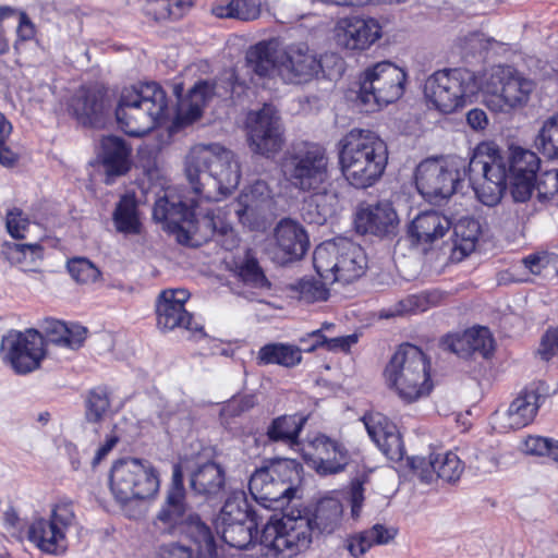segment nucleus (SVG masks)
<instances>
[{
  "mask_svg": "<svg viewBox=\"0 0 558 558\" xmlns=\"http://www.w3.org/2000/svg\"><path fill=\"white\" fill-rule=\"evenodd\" d=\"M541 160L522 147H511L510 157L502 156L494 143H480L469 161L470 184L477 199L485 206H496L506 190L509 177L537 178Z\"/></svg>",
  "mask_w": 558,
  "mask_h": 558,
  "instance_id": "f257e3e1",
  "label": "nucleus"
},
{
  "mask_svg": "<svg viewBox=\"0 0 558 558\" xmlns=\"http://www.w3.org/2000/svg\"><path fill=\"white\" fill-rule=\"evenodd\" d=\"M185 175L199 201L218 202L240 183V163L233 151L220 144H198L185 157Z\"/></svg>",
  "mask_w": 558,
  "mask_h": 558,
  "instance_id": "f03ea898",
  "label": "nucleus"
},
{
  "mask_svg": "<svg viewBox=\"0 0 558 558\" xmlns=\"http://www.w3.org/2000/svg\"><path fill=\"white\" fill-rule=\"evenodd\" d=\"M281 170L291 186L312 193L311 199L323 220L333 211L338 195L330 189L329 158L325 148L304 144L283 157Z\"/></svg>",
  "mask_w": 558,
  "mask_h": 558,
  "instance_id": "7ed1b4c3",
  "label": "nucleus"
},
{
  "mask_svg": "<svg viewBox=\"0 0 558 558\" xmlns=\"http://www.w3.org/2000/svg\"><path fill=\"white\" fill-rule=\"evenodd\" d=\"M337 147L341 174L351 186L364 190L383 177L388 163V147L375 132L352 129Z\"/></svg>",
  "mask_w": 558,
  "mask_h": 558,
  "instance_id": "20e7f679",
  "label": "nucleus"
},
{
  "mask_svg": "<svg viewBox=\"0 0 558 558\" xmlns=\"http://www.w3.org/2000/svg\"><path fill=\"white\" fill-rule=\"evenodd\" d=\"M114 113L119 128L125 134L143 136L168 121L170 108L167 94L156 82L124 87Z\"/></svg>",
  "mask_w": 558,
  "mask_h": 558,
  "instance_id": "39448f33",
  "label": "nucleus"
},
{
  "mask_svg": "<svg viewBox=\"0 0 558 558\" xmlns=\"http://www.w3.org/2000/svg\"><path fill=\"white\" fill-rule=\"evenodd\" d=\"M429 362L424 352L410 343L401 344L387 364L386 384L402 401L412 403L433 389Z\"/></svg>",
  "mask_w": 558,
  "mask_h": 558,
  "instance_id": "423d86ee",
  "label": "nucleus"
},
{
  "mask_svg": "<svg viewBox=\"0 0 558 558\" xmlns=\"http://www.w3.org/2000/svg\"><path fill=\"white\" fill-rule=\"evenodd\" d=\"M480 90V74L469 69L436 71L424 84L427 105L444 114L464 108Z\"/></svg>",
  "mask_w": 558,
  "mask_h": 558,
  "instance_id": "0eeeda50",
  "label": "nucleus"
},
{
  "mask_svg": "<svg viewBox=\"0 0 558 558\" xmlns=\"http://www.w3.org/2000/svg\"><path fill=\"white\" fill-rule=\"evenodd\" d=\"M210 203L205 199L199 201L194 194L190 196L168 191L163 197L156 201L153 217L157 221L165 222L171 232L185 234L194 229L197 218L203 217L207 227L227 234L231 227L215 214V209L208 206Z\"/></svg>",
  "mask_w": 558,
  "mask_h": 558,
  "instance_id": "6e6552de",
  "label": "nucleus"
},
{
  "mask_svg": "<svg viewBox=\"0 0 558 558\" xmlns=\"http://www.w3.org/2000/svg\"><path fill=\"white\" fill-rule=\"evenodd\" d=\"M210 203L205 199L199 201L194 194L190 196L168 191L163 197L156 201L153 217L157 221L165 222L171 232L185 234L194 229L197 218L203 217L207 227L227 234L231 227L215 214V209L208 206Z\"/></svg>",
  "mask_w": 558,
  "mask_h": 558,
  "instance_id": "1a4fd4ad",
  "label": "nucleus"
},
{
  "mask_svg": "<svg viewBox=\"0 0 558 558\" xmlns=\"http://www.w3.org/2000/svg\"><path fill=\"white\" fill-rule=\"evenodd\" d=\"M486 105L495 112H510L527 105L536 84L511 65H494L480 74Z\"/></svg>",
  "mask_w": 558,
  "mask_h": 558,
  "instance_id": "9d476101",
  "label": "nucleus"
},
{
  "mask_svg": "<svg viewBox=\"0 0 558 558\" xmlns=\"http://www.w3.org/2000/svg\"><path fill=\"white\" fill-rule=\"evenodd\" d=\"M300 469V464L290 459L277 460L257 469L248 482L251 495L264 508H283L296 494Z\"/></svg>",
  "mask_w": 558,
  "mask_h": 558,
  "instance_id": "9b49d317",
  "label": "nucleus"
},
{
  "mask_svg": "<svg viewBox=\"0 0 558 558\" xmlns=\"http://www.w3.org/2000/svg\"><path fill=\"white\" fill-rule=\"evenodd\" d=\"M313 264L322 279L333 283H350L364 274L366 256L363 248L354 242L337 239L316 246Z\"/></svg>",
  "mask_w": 558,
  "mask_h": 558,
  "instance_id": "f8f14e48",
  "label": "nucleus"
},
{
  "mask_svg": "<svg viewBox=\"0 0 558 558\" xmlns=\"http://www.w3.org/2000/svg\"><path fill=\"white\" fill-rule=\"evenodd\" d=\"M313 521L307 515H272L262 530L259 546L266 556L292 557L312 543Z\"/></svg>",
  "mask_w": 558,
  "mask_h": 558,
  "instance_id": "ddd939ff",
  "label": "nucleus"
},
{
  "mask_svg": "<svg viewBox=\"0 0 558 558\" xmlns=\"http://www.w3.org/2000/svg\"><path fill=\"white\" fill-rule=\"evenodd\" d=\"M466 177L470 179L469 163L460 157L426 159L416 167L415 184L423 197L437 202L456 193Z\"/></svg>",
  "mask_w": 558,
  "mask_h": 558,
  "instance_id": "4468645a",
  "label": "nucleus"
},
{
  "mask_svg": "<svg viewBox=\"0 0 558 558\" xmlns=\"http://www.w3.org/2000/svg\"><path fill=\"white\" fill-rule=\"evenodd\" d=\"M159 485L156 469L146 460L121 459L111 468L110 489L116 500L121 504L154 497Z\"/></svg>",
  "mask_w": 558,
  "mask_h": 558,
  "instance_id": "2eb2a0df",
  "label": "nucleus"
},
{
  "mask_svg": "<svg viewBox=\"0 0 558 558\" xmlns=\"http://www.w3.org/2000/svg\"><path fill=\"white\" fill-rule=\"evenodd\" d=\"M405 72L390 61L378 62L363 73L359 98L365 105L381 107L404 93Z\"/></svg>",
  "mask_w": 558,
  "mask_h": 558,
  "instance_id": "dca6fc26",
  "label": "nucleus"
},
{
  "mask_svg": "<svg viewBox=\"0 0 558 558\" xmlns=\"http://www.w3.org/2000/svg\"><path fill=\"white\" fill-rule=\"evenodd\" d=\"M45 354V339L35 329L10 330L1 339L0 356L17 374L37 369Z\"/></svg>",
  "mask_w": 558,
  "mask_h": 558,
  "instance_id": "f3484780",
  "label": "nucleus"
},
{
  "mask_svg": "<svg viewBox=\"0 0 558 558\" xmlns=\"http://www.w3.org/2000/svg\"><path fill=\"white\" fill-rule=\"evenodd\" d=\"M301 454L306 464L320 476L343 472L351 460L345 445L325 434H317L308 439Z\"/></svg>",
  "mask_w": 558,
  "mask_h": 558,
  "instance_id": "a211bd4d",
  "label": "nucleus"
},
{
  "mask_svg": "<svg viewBox=\"0 0 558 558\" xmlns=\"http://www.w3.org/2000/svg\"><path fill=\"white\" fill-rule=\"evenodd\" d=\"M190 293L184 289H169L160 293L156 303L157 326L163 331L183 328L194 336L204 337L203 323L185 311Z\"/></svg>",
  "mask_w": 558,
  "mask_h": 558,
  "instance_id": "6ab92c4d",
  "label": "nucleus"
},
{
  "mask_svg": "<svg viewBox=\"0 0 558 558\" xmlns=\"http://www.w3.org/2000/svg\"><path fill=\"white\" fill-rule=\"evenodd\" d=\"M248 141L252 149L266 157H272L283 146V131L280 118L270 105L251 112L247 117Z\"/></svg>",
  "mask_w": 558,
  "mask_h": 558,
  "instance_id": "aec40b11",
  "label": "nucleus"
},
{
  "mask_svg": "<svg viewBox=\"0 0 558 558\" xmlns=\"http://www.w3.org/2000/svg\"><path fill=\"white\" fill-rule=\"evenodd\" d=\"M322 71L317 53L305 43L291 44L281 51L277 75L287 84H303L312 81Z\"/></svg>",
  "mask_w": 558,
  "mask_h": 558,
  "instance_id": "412c9836",
  "label": "nucleus"
},
{
  "mask_svg": "<svg viewBox=\"0 0 558 558\" xmlns=\"http://www.w3.org/2000/svg\"><path fill=\"white\" fill-rule=\"evenodd\" d=\"M332 32L336 44L351 51L367 50L383 36V27L376 19L357 15L340 17Z\"/></svg>",
  "mask_w": 558,
  "mask_h": 558,
  "instance_id": "4be33fe9",
  "label": "nucleus"
},
{
  "mask_svg": "<svg viewBox=\"0 0 558 558\" xmlns=\"http://www.w3.org/2000/svg\"><path fill=\"white\" fill-rule=\"evenodd\" d=\"M190 515L193 514L187 512L182 470L174 465L171 486L154 523L161 533L179 534Z\"/></svg>",
  "mask_w": 558,
  "mask_h": 558,
  "instance_id": "5701e85b",
  "label": "nucleus"
},
{
  "mask_svg": "<svg viewBox=\"0 0 558 558\" xmlns=\"http://www.w3.org/2000/svg\"><path fill=\"white\" fill-rule=\"evenodd\" d=\"M542 395L526 388L509 404L505 411H496L490 416V425L498 433H508L527 426L533 422L541 407Z\"/></svg>",
  "mask_w": 558,
  "mask_h": 558,
  "instance_id": "b1692460",
  "label": "nucleus"
},
{
  "mask_svg": "<svg viewBox=\"0 0 558 558\" xmlns=\"http://www.w3.org/2000/svg\"><path fill=\"white\" fill-rule=\"evenodd\" d=\"M271 208V191L264 181H256L246 187L234 204V213L239 220L251 229H257Z\"/></svg>",
  "mask_w": 558,
  "mask_h": 558,
  "instance_id": "393cba45",
  "label": "nucleus"
},
{
  "mask_svg": "<svg viewBox=\"0 0 558 558\" xmlns=\"http://www.w3.org/2000/svg\"><path fill=\"white\" fill-rule=\"evenodd\" d=\"M362 421L371 439L388 459L403 458L404 445L395 423L379 412L367 413Z\"/></svg>",
  "mask_w": 558,
  "mask_h": 558,
  "instance_id": "a878e982",
  "label": "nucleus"
},
{
  "mask_svg": "<svg viewBox=\"0 0 558 558\" xmlns=\"http://www.w3.org/2000/svg\"><path fill=\"white\" fill-rule=\"evenodd\" d=\"M354 223L360 233L383 236L396 231L399 219L391 203L377 202L361 205L356 210Z\"/></svg>",
  "mask_w": 558,
  "mask_h": 558,
  "instance_id": "bb28decb",
  "label": "nucleus"
},
{
  "mask_svg": "<svg viewBox=\"0 0 558 558\" xmlns=\"http://www.w3.org/2000/svg\"><path fill=\"white\" fill-rule=\"evenodd\" d=\"M172 90L178 99V119L184 123H191L198 119L204 107L216 94L215 84L207 81L197 82L184 98L182 97L184 87L181 82L174 83Z\"/></svg>",
  "mask_w": 558,
  "mask_h": 558,
  "instance_id": "cd10ccee",
  "label": "nucleus"
},
{
  "mask_svg": "<svg viewBox=\"0 0 558 558\" xmlns=\"http://www.w3.org/2000/svg\"><path fill=\"white\" fill-rule=\"evenodd\" d=\"M442 345L461 357L480 354L486 359L494 350V339L488 328L474 327L462 335L447 336Z\"/></svg>",
  "mask_w": 558,
  "mask_h": 558,
  "instance_id": "c85d7f7f",
  "label": "nucleus"
},
{
  "mask_svg": "<svg viewBox=\"0 0 558 558\" xmlns=\"http://www.w3.org/2000/svg\"><path fill=\"white\" fill-rule=\"evenodd\" d=\"M275 240L281 252V262L301 258L307 251L310 242L303 227L291 219H282L275 228Z\"/></svg>",
  "mask_w": 558,
  "mask_h": 558,
  "instance_id": "c756f323",
  "label": "nucleus"
},
{
  "mask_svg": "<svg viewBox=\"0 0 558 558\" xmlns=\"http://www.w3.org/2000/svg\"><path fill=\"white\" fill-rule=\"evenodd\" d=\"M100 160L106 172V184H112L116 177L125 174L131 167V148L118 136L101 141Z\"/></svg>",
  "mask_w": 558,
  "mask_h": 558,
  "instance_id": "7c9ffc66",
  "label": "nucleus"
},
{
  "mask_svg": "<svg viewBox=\"0 0 558 558\" xmlns=\"http://www.w3.org/2000/svg\"><path fill=\"white\" fill-rule=\"evenodd\" d=\"M26 536L29 543L48 555H58L66 547L65 536L50 519H33L27 526Z\"/></svg>",
  "mask_w": 558,
  "mask_h": 558,
  "instance_id": "2f4dec72",
  "label": "nucleus"
},
{
  "mask_svg": "<svg viewBox=\"0 0 558 558\" xmlns=\"http://www.w3.org/2000/svg\"><path fill=\"white\" fill-rule=\"evenodd\" d=\"M306 422L307 416L301 413L280 415L268 425L267 437L270 441L282 442L290 449L302 453L300 435Z\"/></svg>",
  "mask_w": 558,
  "mask_h": 558,
  "instance_id": "473e14b6",
  "label": "nucleus"
},
{
  "mask_svg": "<svg viewBox=\"0 0 558 558\" xmlns=\"http://www.w3.org/2000/svg\"><path fill=\"white\" fill-rule=\"evenodd\" d=\"M451 221L442 214L430 210L417 215L410 225L409 233L417 243H433L450 229Z\"/></svg>",
  "mask_w": 558,
  "mask_h": 558,
  "instance_id": "72a5a7b5",
  "label": "nucleus"
},
{
  "mask_svg": "<svg viewBox=\"0 0 558 558\" xmlns=\"http://www.w3.org/2000/svg\"><path fill=\"white\" fill-rule=\"evenodd\" d=\"M282 48L276 39L259 41L246 52V61L254 73L259 76L277 74L281 61Z\"/></svg>",
  "mask_w": 558,
  "mask_h": 558,
  "instance_id": "f704fd0d",
  "label": "nucleus"
},
{
  "mask_svg": "<svg viewBox=\"0 0 558 558\" xmlns=\"http://www.w3.org/2000/svg\"><path fill=\"white\" fill-rule=\"evenodd\" d=\"M71 113L83 125H93L99 121L104 110V94L96 88H80L70 105Z\"/></svg>",
  "mask_w": 558,
  "mask_h": 558,
  "instance_id": "c9c22d12",
  "label": "nucleus"
},
{
  "mask_svg": "<svg viewBox=\"0 0 558 558\" xmlns=\"http://www.w3.org/2000/svg\"><path fill=\"white\" fill-rule=\"evenodd\" d=\"M397 535L395 527H388L384 524H375L371 529L349 536L345 541V548L352 557L359 558L373 546L386 545Z\"/></svg>",
  "mask_w": 558,
  "mask_h": 558,
  "instance_id": "e433bc0d",
  "label": "nucleus"
},
{
  "mask_svg": "<svg viewBox=\"0 0 558 558\" xmlns=\"http://www.w3.org/2000/svg\"><path fill=\"white\" fill-rule=\"evenodd\" d=\"M481 223L474 218L464 217L453 226L451 259L460 262L474 252L481 235Z\"/></svg>",
  "mask_w": 558,
  "mask_h": 558,
  "instance_id": "4c0bfd02",
  "label": "nucleus"
},
{
  "mask_svg": "<svg viewBox=\"0 0 558 558\" xmlns=\"http://www.w3.org/2000/svg\"><path fill=\"white\" fill-rule=\"evenodd\" d=\"M216 529L221 534V539L233 548L247 549L251 545L259 543L256 532L257 521L254 515L243 522L227 523Z\"/></svg>",
  "mask_w": 558,
  "mask_h": 558,
  "instance_id": "58836bf2",
  "label": "nucleus"
},
{
  "mask_svg": "<svg viewBox=\"0 0 558 558\" xmlns=\"http://www.w3.org/2000/svg\"><path fill=\"white\" fill-rule=\"evenodd\" d=\"M179 534L186 535L197 547L198 557L216 558L218 556V544L210 530L198 515H190Z\"/></svg>",
  "mask_w": 558,
  "mask_h": 558,
  "instance_id": "ea45409f",
  "label": "nucleus"
},
{
  "mask_svg": "<svg viewBox=\"0 0 558 558\" xmlns=\"http://www.w3.org/2000/svg\"><path fill=\"white\" fill-rule=\"evenodd\" d=\"M179 534L186 535L197 547L198 557L216 558L218 556V544L210 530L198 515H190Z\"/></svg>",
  "mask_w": 558,
  "mask_h": 558,
  "instance_id": "a19ab883",
  "label": "nucleus"
},
{
  "mask_svg": "<svg viewBox=\"0 0 558 558\" xmlns=\"http://www.w3.org/2000/svg\"><path fill=\"white\" fill-rule=\"evenodd\" d=\"M223 485L225 471L215 462L199 465L191 476V487L199 495L215 496L221 492Z\"/></svg>",
  "mask_w": 558,
  "mask_h": 558,
  "instance_id": "79ce46f5",
  "label": "nucleus"
},
{
  "mask_svg": "<svg viewBox=\"0 0 558 558\" xmlns=\"http://www.w3.org/2000/svg\"><path fill=\"white\" fill-rule=\"evenodd\" d=\"M302 361V350L290 343H268L263 345L257 353L259 365L277 364L283 367H294Z\"/></svg>",
  "mask_w": 558,
  "mask_h": 558,
  "instance_id": "37998d69",
  "label": "nucleus"
},
{
  "mask_svg": "<svg viewBox=\"0 0 558 558\" xmlns=\"http://www.w3.org/2000/svg\"><path fill=\"white\" fill-rule=\"evenodd\" d=\"M343 506L339 498L326 496L316 507L314 523L322 533H332L341 523Z\"/></svg>",
  "mask_w": 558,
  "mask_h": 558,
  "instance_id": "c03bdc74",
  "label": "nucleus"
},
{
  "mask_svg": "<svg viewBox=\"0 0 558 558\" xmlns=\"http://www.w3.org/2000/svg\"><path fill=\"white\" fill-rule=\"evenodd\" d=\"M116 230L123 234H138L141 221L134 197L124 195L120 198L112 214Z\"/></svg>",
  "mask_w": 558,
  "mask_h": 558,
  "instance_id": "a18cd8bd",
  "label": "nucleus"
},
{
  "mask_svg": "<svg viewBox=\"0 0 558 558\" xmlns=\"http://www.w3.org/2000/svg\"><path fill=\"white\" fill-rule=\"evenodd\" d=\"M254 515L248 507L245 494L243 492H233L225 501L216 521V526L227 523L243 522L248 517Z\"/></svg>",
  "mask_w": 558,
  "mask_h": 558,
  "instance_id": "49530a36",
  "label": "nucleus"
},
{
  "mask_svg": "<svg viewBox=\"0 0 558 558\" xmlns=\"http://www.w3.org/2000/svg\"><path fill=\"white\" fill-rule=\"evenodd\" d=\"M320 277H304L292 286L296 298L304 303L324 302L329 298L328 284H331Z\"/></svg>",
  "mask_w": 558,
  "mask_h": 558,
  "instance_id": "de8ad7c7",
  "label": "nucleus"
},
{
  "mask_svg": "<svg viewBox=\"0 0 558 558\" xmlns=\"http://www.w3.org/2000/svg\"><path fill=\"white\" fill-rule=\"evenodd\" d=\"M307 339H314L315 343L311 344L306 349V352H313L317 348H326L331 352H348L351 347L357 342L359 337L356 333H351L341 337L328 338L322 333V329H316L302 337L300 342H305Z\"/></svg>",
  "mask_w": 558,
  "mask_h": 558,
  "instance_id": "09e8293b",
  "label": "nucleus"
},
{
  "mask_svg": "<svg viewBox=\"0 0 558 558\" xmlns=\"http://www.w3.org/2000/svg\"><path fill=\"white\" fill-rule=\"evenodd\" d=\"M536 147L549 157H558V113L546 119L535 138Z\"/></svg>",
  "mask_w": 558,
  "mask_h": 558,
  "instance_id": "8fccbe9b",
  "label": "nucleus"
},
{
  "mask_svg": "<svg viewBox=\"0 0 558 558\" xmlns=\"http://www.w3.org/2000/svg\"><path fill=\"white\" fill-rule=\"evenodd\" d=\"M435 462L436 477L448 483L458 481L464 470L463 462L458 454L452 451L436 453Z\"/></svg>",
  "mask_w": 558,
  "mask_h": 558,
  "instance_id": "3c124183",
  "label": "nucleus"
},
{
  "mask_svg": "<svg viewBox=\"0 0 558 558\" xmlns=\"http://www.w3.org/2000/svg\"><path fill=\"white\" fill-rule=\"evenodd\" d=\"M427 299L425 295H410L395 305L383 308L378 313V317L381 319H389L405 314L424 312L427 310Z\"/></svg>",
  "mask_w": 558,
  "mask_h": 558,
  "instance_id": "603ef678",
  "label": "nucleus"
},
{
  "mask_svg": "<svg viewBox=\"0 0 558 558\" xmlns=\"http://www.w3.org/2000/svg\"><path fill=\"white\" fill-rule=\"evenodd\" d=\"M66 267L71 277L82 284L95 283L101 277L98 267L85 257L70 259Z\"/></svg>",
  "mask_w": 558,
  "mask_h": 558,
  "instance_id": "864d4df0",
  "label": "nucleus"
},
{
  "mask_svg": "<svg viewBox=\"0 0 558 558\" xmlns=\"http://www.w3.org/2000/svg\"><path fill=\"white\" fill-rule=\"evenodd\" d=\"M235 272L243 283L252 288L264 289L270 286L255 258L246 257L236 266Z\"/></svg>",
  "mask_w": 558,
  "mask_h": 558,
  "instance_id": "5fc2aeb1",
  "label": "nucleus"
},
{
  "mask_svg": "<svg viewBox=\"0 0 558 558\" xmlns=\"http://www.w3.org/2000/svg\"><path fill=\"white\" fill-rule=\"evenodd\" d=\"M110 407L108 391L105 388L90 390L86 399V418L88 422L97 423L104 418Z\"/></svg>",
  "mask_w": 558,
  "mask_h": 558,
  "instance_id": "6e6d98bb",
  "label": "nucleus"
},
{
  "mask_svg": "<svg viewBox=\"0 0 558 558\" xmlns=\"http://www.w3.org/2000/svg\"><path fill=\"white\" fill-rule=\"evenodd\" d=\"M524 451L533 456H546L558 465V440L554 438L529 436L524 440Z\"/></svg>",
  "mask_w": 558,
  "mask_h": 558,
  "instance_id": "4d7b16f0",
  "label": "nucleus"
},
{
  "mask_svg": "<svg viewBox=\"0 0 558 558\" xmlns=\"http://www.w3.org/2000/svg\"><path fill=\"white\" fill-rule=\"evenodd\" d=\"M435 459L436 453H430L427 458L415 456L409 458V465L421 482L429 484L436 477Z\"/></svg>",
  "mask_w": 558,
  "mask_h": 558,
  "instance_id": "13d9d810",
  "label": "nucleus"
},
{
  "mask_svg": "<svg viewBox=\"0 0 558 558\" xmlns=\"http://www.w3.org/2000/svg\"><path fill=\"white\" fill-rule=\"evenodd\" d=\"M58 529H60L63 535H66L68 530L71 525H73L75 521V514L73 510V505L68 500H60L57 502L52 510L51 515L49 518Z\"/></svg>",
  "mask_w": 558,
  "mask_h": 558,
  "instance_id": "bf43d9fd",
  "label": "nucleus"
},
{
  "mask_svg": "<svg viewBox=\"0 0 558 558\" xmlns=\"http://www.w3.org/2000/svg\"><path fill=\"white\" fill-rule=\"evenodd\" d=\"M29 226L28 216L17 207L7 211L5 227L8 233L14 239H23Z\"/></svg>",
  "mask_w": 558,
  "mask_h": 558,
  "instance_id": "052dcab7",
  "label": "nucleus"
},
{
  "mask_svg": "<svg viewBox=\"0 0 558 558\" xmlns=\"http://www.w3.org/2000/svg\"><path fill=\"white\" fill-rule=\"evenodd\" d=\"M525 267L535 275H539L546 270V275L550 271V266L558 264V254L541 253L531 254L523 259Z\"/></svg>",
  "mask_w": 558,
  "mask_h": 558,
  "instance_id": "680f3d73",
  "label": "nucleus"
},
{
  "mask_svg": "<svg viewBox=\"0 0 558 558\" xmlns=\"http://www.w3.org/2000/svg\"><path fill=\"white\" fill-rule=\"evenodd\" d=\"M511 179V194L515 202H526L530 199L534 189L537 190V178L509 177Z\"/></svg>",
  "mask_w": 558,
  "mask_h": 558,
  "instance_id": "e2e57ef3",
  "label": "nucleus"
},
{
  "mask_svg": "<svg viewBox=\"0 0 558 558\" xmlns=\"http://www.w3.org/2000/svg\"><path fill=\"white\" fill-rule=\"evenodd\" d=\"M233 16L241 21H253L259 17L262 12L260 0H231Z\"/></svg>",
  "mask_w": 558,
  "mask_h": 558,
  "instance_id": "0e129e2a",
  "label": "nucleus"
},
{
  "mask_svg": "<svg viewBox=\"0 0 558 558\" xmlns=\"http://www.w3.org/2000/svg\"><path fill=\"white\" fill-rule=\"evenodd\" d=\"M347 499L351 507V517L353 520H357L361 515L363 502H364V487L363 482L360 478H354L350 483L348 489Z\"/></svg>",
  "mask_w": 558,
  "mask_h": 558,
  "instance_id": "69168bd1",
  "label": "nucleus"
},
{
  "mask_svg": "<svg viewBox=\"0 0 558 558\" xmlns=\"http://www.w3.org/2000/svg\"><path fill=\"white\" fill-rule=\"evenodd\" d=\"M88 330L80 324H66V332L63 333L62 347L76 350L81 348L87 338Z\"/></svg>",
  "mask_w": 558,
  "mask_h": 558,
  "instance_id": "338daca9",
  "label": "nucleus"
},
{
  "mask_svg": "<svg viewBox=\"0 0 558 558\" xmlns=\"http://www.w3.org/2000/svg\"><path fill=\"white\" fill-rule=\"evenodd\" d=\"M558 353V328H549L542 337L538 354L545 361Z\"/></svg>",
  "mask_w": 558,
  "mask_h": 558,
  "instance_id": "774afa93",
  "label": "nucleus"
}]
</instances>
